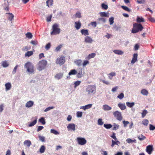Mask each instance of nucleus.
I'll use <instances>...</instances> for the list:
<instances>
[{
    "instance_id": "nucleus-1",
    "label": "nucleus",
    "mask_w": 155,
    "mask_h": 155,
    "mask_svg": "<svg viewBox=\"0 0 155 155\" xmlns=\"http://www.w3.org/2000/svg\"><path fill=\"white\" fill-rule=\"evenodd\" d=\"M86 91L88 94H94L96 93V86L95 85H89L87 86Z\"/></svg>"
},
{
    "instance_id": "nucleus-2",
    "label": "nucleus",
    "mask_w": 155,
    "mask_h": 155,
    "mask_svg": "<svg viewBox=\"0 0 155 155\" xmlns=\"http://www.w3.org/2000/svg\"><path fill=\"white\" fill-rule=\"evenodd\" d=\"M143 28L141 24L135 23L133 25L132 32L134 33H137L140 31H141Z\"/></svg>"
},
{
    "instance_id": "nucleus-3",
    "label": "nucleus",
    "mask_w": 155,
    "mask_h": 155,
    "mask_svg": "<svg viewBox=\"0 0 155 155\" xmlns=\"http://www.w3.org/2000/svg\"><path fill=\"white\" fill-rule=\"evenodd\" d=\"M58 25L57 24H54L52 28V31L51 32V35H56L59 34L61 31V29L58 28Z\"/></svg>"
},
{
    "instance_id": "nucleus-4",
    "label": "nucleus",
    "mask_w": 155,
    "mask_h": 155,
    "mask_svg": "<svg viewBox=\"0 0 155 155\" xmlns=\"http://www.w3.org/2000/svg\"><path fill=\"white\" fill-rule=\"evenodd\" d=\"M25 67L27 69V71L30 73H32L34 71V66L30 62H27L25 64Z\"/></svg>"
},
{
    "instance_id": "nucleus-5",
    "label": "nucleus",
    "mask_w": 155,
    "mask_h": 155,
    "mask_svg": "<svg viewBox=\"0 0 155 155\" xmlns=\"http://www.w3.org/2000/svg\"><path fill=\"white\" fill-rule=\"evenodd\" d=\"M47 64V62L45 60L40 61L38 64L37 69L39 71H41L44 69Z\"/></svg>"
},
{
    "instance_id": "nucleus-6",
    "label": "nucleus",
    "mask_w": 155,
    "mask_h": 155,
    "mask_svg": "<svg viewBox=\"0 0 155 155\" xmlns=\"http://www.w3.org/2000/svg\"><path fill=\"white\" fill-rule=\"evenodd\" d=\"M65 58L64 57L61 56L60 58H58L56 60V63L57 64H59L60 65H63L65 63Z\"/></svg>"
},
{
    "instance_id": "nucleus-7",
    "label": "nucleus",
    "mask_w": 155,
    "mask_h": 155,
    "mask_svg": "<svg viewBox=\"0 0 155 155\" xmlns=\"http://www.w3.org/2000/svg\"><path fill=\"white\" fill-rule=\"evenodd\" d=\"M77 140L78 144L81 145H84L87 143V140L84 138L78 137L77 138Z\"/></svg>"
},
{
    "instance_id": "nucleus-8",
    "label": "nucleus",
    "mask_w": 155,
    "mask_h": 155,
    "mask_svg": "<svg viewBox=\"0 0 155 155\" xmlns=\"http://www.w3.org/2000/svg\"><path fill=\"white\" fill-rule=\"evenodd\" d=\"M113 115L118 120L120 121L122 120L123 117L121 113L118 111H117L114 112Z\"/></svg>"
},
{
    "instance_id": "nucleus-9",
    "label": "nucleus",
    "mask_w": 155,
    "mask_h": 155,
    "mask_svg": "<svg viewBox=\"0 0 155 155\" xmlns=\"http://www.w3.org/2000/svg\"><path fill=\"white\" fill-rule=\"evenodd\" d=\"M153 150V149L152 145H148L146 147V151L148 154H150L151 153Z\"/></svg>"
},
{
    "instance_id": "nucleus-10",
    "label": "nucleus",
    "mask_w": 155,
    "mask_h": 155,
    "mask_svg": "<svg viewBox=\"0 0 155 155\" xmlns=\"http://www.w3.org/2000/svg\"><path fill=\"white\" fill-rule=\"evenodd\" d=\"M67 128L68 130H72L74 131L75 130V125L74 124H69L67 126Z\"/></svg>"
},
{
    "instance_id": "nucleus-11",
    "label": "nucleus",
    "mask_w": 155,
    "mask_h": 155,
    "mask_svg": "<svg viewBox=\"0 0 155 155\" xmlns=\"http://www.w3.org/2000/svg\"><path fill=\"white\" fill-rule=\"evenodd\" d=\"M84 39V41L86 43H91L93 41L92 38L88 36H87L85 37Z\"/></svg>"
},
{
    "instance_id": "nucleus-12",
    "label": "nucleus",
    "mask_w": 155,
    "mask_h": 155,
    "mask_svg": "<svg viewBox=\"0 0 155 155\" xmlns=\"http://www.w3.org/2000/svg\"><path fill=\"white\" fill-rule=\"evenodd\" d=\"M6 14L8 15L7 16V19L8 20L12 21L13 19L14 15L12 13H6Z\"/></svg>"
},
{
    "instance_id": "nucleus-13",
    "label": "nucleus",
    "mask_w": 155,
    "mask_h": 155,
    "mask_svg": "<svg viewBox=\"0 0 155 155\" xmlns=\"http://www.w3.org/2000/svg\"><path fill=\"white\" fill-rule=\"evenodd\" d=\"M136 21L137 23H140V22H145L144 19L142 17L137 16Z\"/></svg>"
},
{
    "instance_id": "nucleus-14",
    "label": "nucleus",
    "mask_w": 155,
    "mask_h": 155,
    "mask_svg": "<svg viewBox=\"0 0 155 155\" xmlns=\"http://www.w3.org/2000/svg\"><path fill=\"white\" fill-rule=\"evenodd\" d=\"M137 54H134L133 57L132 58V60L131 61V63L132 64H134V63L137 60Z\"/></svg>"
},
{
    "instance_id": "nucleus-15",
    "label": "nucleus",
    "mask_w": 155,
    "mask_h": 155,
    "mask_svg": "<svg viewBox=\"0 0 155 155\" xmlns=\"http://www.w3.org/2000/svg\"><path fill=\"white\" fill-rule=\"evenodd\" d=\"M75 27L78 30L79 29L81 26V23L80 21H78L77 22H75Z\"/></svg>"
},
{
    "instance_id": "nucleus-16",
    "label": "nucleus",
    "mask_w": 155,
    "mask_h": 155,
    "mask_svg": "<svg viewBox=\"0 0 155 155\" xmlns=\"http://www.w3.org/2000/svg\"><path fill=\"white\" fill-rule=\"evenodd\" d=\"M92 106V104H88L84 106L81 107V109H83L84 110L90 108Z\"/></svg>"
},
{
    "instance_id": "nucleus-17",
    "label": "nucleus",
    "mask_w": 155,
    "mask_h": 155,
    "mask_svg": "<svg viewBox=\"0 0 155 155\" xmlns=\"http://www.w3.org/2000/svg\"><path fill=\"white\" fill-rule=\"evenodd\" d=\"M81 32L82 35L85 36L89 34L88 30L87 29H82L81 30Z\"/></svg>"
},
{
    "instance_id": "nucleus-18",
    "label": "nucleus",
    "mask_w": 155,
    "mask_h": 155,
    "mask_svg": "<svg viewBox=\"0 0 155 155\" xmlns=\"http://www.w3.org/2000/svg\"><path fill=\"white\" fill-rule=\"evenodd\" d=\"M34 104V102L32 101H29L27 102L25 105V106L27 107H31Z\"/></svg>"
},
{
    "instance_id": "nucleus-19",
    "label": "nucleus",
    "mask_w": 155,
    "mask_h": 155,
    "mask_svg": "<svg viewBox=\"0 0 155 155\" xmlns=\"http://www.w3.org/2000/svg\"><path fill=\"white\" fill-rule=\"evenodd\" d=\"M5 86L6 91L10 90L12 87L11 84L9 82L6 83L5 84Z\"/></svg>"
},
{
    "instance_id": "nucleus-20",
    "label": "nucleus",
    "mask_w": 155,
    "mask_h": 155,
    "mask_svg": "<svg viewBox=\"0 0 155 155\" xmlns=\"http://www.w3.org/2000/svg\"><path fill=\"white\" fill-rule=\"evenodd\" d=\"M118 106L122 110H125L126 107L125 104L119 103Z\"/></svg>"
},
{
    "instance_id": "nucleus-21",
    "label": "nucleus",
    "mask_w": 155,
    "mask_h": 155,
    "mask_svg": "<svg viewBox=\"0 0 155 155\" xmlns=\"http://www.w3.org/2000/svg\"><path fill=\"white\" fill-rule=\"evenodd\" d=\"M103 109L104 110H109L111 109V107L108 105L105 104L103 105Z\"/></svg>"
},
{
    "instance_id": "nucleus-22",
    "label": "nucleus",
    "mask_w": 155,
    "mask_h": 155,
    "mask_svg": "<svg viewBox=\"0 0 155 155\" xmlns=\"http://www.w3.org/2000/svg\"><path fill=\"white\" fill-rule=\"evenodd\" d=\"M35 119L32 122L28 124V126L29 127H31L34 126L35 125L37 122V118L35 117Z\"/></svg>"
},
{
    "instance_id": "nucleus-23",
    "label": "nucleus",
    "mask_w": 155,
    "mask_h": 155,
    "mask_svg": "<svg viewBox=\"0 0 155 155\" xmlns=\"http://www.w3.org/2000/svg\"><path fill=\"white\" fill-rule=\"evenodd\" d=\"M96 54L95 53H92L89 54L86 59L89 60L90 59L94 58L96 56Z\"/></svg>"
},
{
    "instance_id": "nucleus-24",
    "label": "nucleus",
    "mask_w": 155,
    "mask_h": 155,
    "mask_svg": "<svg viewBox=\"0 0 155 155\" xmlns=\"http://www.w3.org/2000/svg\"><path fill=\"white\" fill-rule=\"evenodd\" d=\"M31 142L29 140H26L24 142V145H26L28 147H29L31 144Z\"/></svg>"
},
{
    "instance_id": "nucleus-25",
    "label": "nucleus",
    "mask_w": 155,
    "mask_h": 155,
    "mask_svg": "<svg viewBox=\"0 0 155 155\" xmlns=\"http://www.w3.org/2000/svg\"><path fill=\"white\" fill-rule=\"evenodd\" d=\"M2 65L3 67L6 68L8 67L9 66V64L7 62V61H2Z\"/></svg>"
},
{
    "instance_id": "nucleus-26",
    "label": "nucleus",
    "mask_w": 155,
    "mask_h": 155,
    "mask_svg": "<svg viewBox=\"0 0 155 155\" xmlns=\"http://www.w3.org/2000/svg\"><path fill=\"white\" fill-rule=\"evenodd\" d=\"M141 93L143 95L146 96L147 95L149 94L148 91L145 89H142Z\"/></svg>"
},
{
    "instance_id": "nucleus-27",
    "label": "nucleus",
    "mask_w": 155,
    "mask_h": 155,
    "mask_svg": "<svg viewBox=\"0 0 155 155\" xmlns=\"http://www.w3.org/2000/svg\"><path fill=\"white\" fill-rule=\"evenodd\" d=\"M113 52L115 54L119 55H122L123 54V51L119 50H114Z\"/></svg>"
},
{
    "instance_id": "nucleus-28",
    "label": "nucleus",
    "mask_w": 155,
    "mask_h": 155,
    "mask_svg": "<svg viewBox=\"0 0 155 155\" xmlns=\"http://www.w3.org/2000/svg\"><path fill=\"white\" fill-rule=\"evenodd\" d=\"M77 73V71L75 69H73L71 70L70 71L69 73L68 74L70 75H71L76 74Z\"/></svg>"
},
{
    "instance_id": "nucleus-29",
    "label": "nucleus",
    "mask_w": 155,
    "mask_h": 155,
    "mask_svg": "<svg viewBox=\"0 0 155 155\" xmlns=\"http://www.w3.org/2000/svg\"><path fill=\"white\" fill-rule=\"evenodd\" d=\"M74 63L76 64L78 66H80L82 63V61L81 59H78L74 61Z\"/></svg>"
},
{
    "instance_id": "nucleus-30",
    "label": "nucleus",
    "mask_w": 155,
    "mask_h": 155,
    "mask_svg": "<svg viewBox=\"0 0 155 155\" xmlns=\"http://www.w3.org/2000/svg\"><path fill=\"white\" fill-rule=\"evenodd\" d=\"M47 5L48 7L52 5L53 3L52 0H48L46 1Z\"/></svg>"
},
{
    "instance_id": "nucleus-31",
    "label": "nucleus",
    "mask_w": 155,
    "mask_h": 155,
    "mask_svg": "<svg viewBox=\"0 0 155 155\" xmlns=\"http://www.w3.org/2000/svg\"><path fill=\"white\" fill-rule=\"evenodd\" d=\"M77 77L78 78H81L82 76V70L81 69H80V70L77 71Z\"/></svg>"
},
{
    "instance_id": "nucleus-32",
    "label": "nucleus",
    "mask_w": 155,
    "mask_h": 155,
    "mask_svg": "<svg viewBox=\"0 0 155 155\" xmlns=\"http://www.w3.org/2000/svg\"><path fill=\"white\" fill-rule=\"evenodd\" d=\"M63 76V74L61 73H58L56 74L55 76V78L59 80L61 79Z\"/></svg>"
},
{
    "instance_id": "nucleus-33",
    "label": "nucleus",
    "mask_w": 155,
    "mask_h": 155,
    "mask_svg": "<svg viewBox=\"0 0 155 155\" xmlns=\"http://www.w3.org/2000/svg\"><path fill=\"white\" fill-rule=\"evenodd\" d=\"M138 138L140 140L142 141L146 139V137L142 134H141L138 136Z\"/></svg>"
},
{
    "instance_id": "nucleus-34",
    "label": "nucleus",
    "mask_w": 155,
    "mask_h": 155,
    "mask_svg": "<svg viewBox=\"0 0 155 155\" xmlns=\"http://www.w3.org/2000/svg\"><path fill=\"white\" fill-rule=\"evenodd\" d=\"M33 54V52L31 51H28L25 53V56L29 57Z\"/></svg>"
},
{
    "instance_id": "nucleus-35",
    "label": "nucleus",
    "mask_w": 155,
    "mask_h": 155,
    "mask_svg": "<svg viewBox=\"0 0 155 155\" xmlns=\"http://www.w3.org/2000/svg\"><path fill=\"white\" fill-rule=\"evenodd\" d=\"M114 127L112 128V129L113 130H116L119 128V125L116 123H114L113 124Z\"/></svg>"
},
{
    "instance_id": "nucleus-36",
    "label": "nucleus",
    "mask_w": 155,
    "mask_h": 155,
    "mask_svg": "<svg viewBox=\"0 0 155 155\" xmlns=\"http://www.w3.org/2000/svg\"><path fill=\"white\" fill-rule=\"evenodd\" d=\"M126 104L127 106L129 107H131L134 105V102L130 103L129 102H126Z\"/></svg>"
},
{
    "instance_id": "nucleus-37",
    "label": "nucleus",
    "mask_w": 155,
    "mask_h": 155,
    "mask_svg": "<svg viewBox=\"0 0 155 155\" xmlns=\"http://www.w3.org/2000/svg\"><path fill=\"white\" fill-rule=\"evenodd\" d=\"M100 14L101 17H109V15L105 12H101L100 13Z\"/></svg>"
},
{
    "instance_id": "nucleus-38",
    "label": "nucleus",
    "mask_w": 155,
    "mask_h": 155,
    "mask_svg": "<svg viewBox=\"0 0 155 155\" xmlns=\"http://www.w3.org/2000/svg\"><path fill=\"white\" fill-rule=\"evenodd\" d=\"M126 141L128 143H132L133 142H136V140L135 139H134V140H132L130 138H128L126 140Z\"/></svg>"
},
{
    "instance_id": "nucleus-39",
    "label": "nucleus",
    "mask_w": 155,
    "mask_h": 155,
    "mask_svg": "<svg viewBox=\"0 0 155 155\" xmlns=\"http://www.w3.org/2000/svg\"><path fill=\"white\" fill-rule=\"evenodd\" d=\"M39 121L42 124H45L46 122L45 121V119L44 117H42L39 120Z\"/></svg>"
},
{
    "instance_id": "nucleus-40",
    "label": "nucleus",
    "mask_w": 155,
    "mask_h": 155,
    "mask_svg": "<svg viewBox=\"0 0 155 155\" xmlns=\"http://www.w3.org/2000/svg\"><path fill=\"white\" fill-rule=\"evenodd\" d=\"M26 37L28 38H31L32 37V34L30 32H27L26 34Z\"/></svg>"
},
{
    "instance_id": "nucleus-41",
    "label": "nucleus",
    "mask_w": 155,
    "mask_h": 155,
    "mask_svg": "<svg viewBox=\"0 0 155 155\" xmlns=\"http://www.w3.org/2000/svg\"><path fill=\"white\" fill-rule=\"evenodd\" d=\"M109 78L110 79L112 78V77L116 75V74L114 72H112L109 74Z\"/></svg>"
},
{
    "instance_id": "nucleus-42",
    "label": "nucleus",
    "mask_w": 155,
    "mask_h": 155,
    "mask_svg": "<svg viewBox=\"0 0 155 155\" xmlns=\"http://www.w3.org/2000/svg\"><path fill=\"white\" fill-rule=\"evenodd\" d=\"M51 133L55 135L59 134V133L57 131L54 129H51Z\"/></svg>"
},
{
    "instance_id": "nucleus-43",
    "label": "nucleus",
    "mask_w": 155,
    "mask_h": 155,
    "mask_svg": "<svg viewBox=\"0 0 155 155\" xmlns=\"http://www.w3.org/2000/svg\"><path fill=\"white\" fill-rule=\"evenodd\" d=\"M45 146L43 145H42L41 146L40 149V152L41 153H42L45 152Z\"/></svg>"
},
{
    "instance_id": "nucleus-44",
    "label": "nucleus",
    "mask_w": 155,
    "mask_h": 155,
    "mask_svg": "<svg viewBox=\"0 0 155 155\" xmlns=\"http://www.w3.org/2000/svg\"><path fill=\"white\" fill-rule=\"evenodd\" d=\"M142 124L145 126H147L149 123V121L147 119H144L143 120L142 122Z\"/></svg>"
},
{
    "instance_id": "nucleus-45",
    "label": "nucleus",
    "mask_w": 155,
    "mask_h": 155,
    "mask_svg": "<svg viewBox=\"0 0 155 155\" xmlns=\"http://www.w3.org/2000/svg\"><path fill=\"white\" fill-rule=\"evenodd\" d=\"M104 126L106 129H109L111 128L112 126L111 124H104Z\"/></svg>"
},
{
    "instance_id": "nucleus-46",
    "label": "nucleus",
    "mask_w": 155,
    "mask_h": 155,
    "mask_svg": "<svg viewBox=\"0 0 155 155\" xmlns=\"http://www.w3.org/2000/svg\"><path fill=\"white\" fill-rule=\"evenodd\" d=\"M121 8L124 10L127 11L128 12H130V9L126 6H122Z\"/></svg>"
},
{
    "instance_id": "nucleus-47",
    "label": "nucleus",
    "mask_w": 155,
    "mask_h": 155,
    "mask_svg": "<svg viewBox=\"0 0 155 155\" xmlns=\"http://www.w3.org/2000/svg\"><path fill=\"white\" fill-rule=\"evenodd\" d=\"M148 113V112L146 110H144L142 113V117L143 118H144L145 116Z\"/></svg>"
},
{
    "instance_id": "nucleus-48",
    "label": "nucleus",
    "mask_w": 155,
    "mask_h": 155,
    "mask_svg": "<svg viewBox=\"0 0 155 155\" xmlns=\"http://www.w3.org/2000/svg\"><path fill=\"white\" fill-rule=\"evenodd\" d=\"M124 97V94L123 93H121L119 94L117 96V97L119 99L121 100Z\"/></svg>"
},
{
    "instance_id": "nucleus-49",
    "label": "nucleus",
    "mask_w": 155,
    "mask_h": 155,
    "mask_svg": "<svg viewBox=\"0 0 155 155\" xmlns=\"http://www.w3.org/2000/svg\"><path fill=\"white\" fill-rule=\"evenodd\" d=\"M82 116V112L80 111H78L77 113V116L78 117H81Z\"/></svg>"
},
{
    "instance_id": "nucleus-50",
    "label": "nucleus",
    "mask_w": 155,
    "mask_h": 155,
    "mask_svg": "<svg viewBox=\"0 0 155 155\" xmlns=\"http://www.w3.org/2000/svg\"><path fill=\"white\" fill-rule=\"evenodd\" d=\"M102 8L104 9H107L108 8V6L107 5L105 4L104 3L101 4Z\"/></svg>"
},
{
    "instance_id": "nucleus-51",
    "label": "nucleus",
    "mask_w": 155,
    "mask_h": 155,
    "mask_svg": "<svg viewBox=\"0 0 155 155\" xmlns=\"http://www.w3.org/2000/svg\"><path fill=\"white\" fill-rule=\"evenodd\" d=\"M114 18L113 17L110 18L109 19V21L110 24L111 25L113 24L114 22Z\"/></svg>"
},
{
    "instance_id": "nucleus-52",
    "label": "nucleus",
    "mask_w": 155,
    "mask_h": 155,
    "mask_svg": "<svg viewBox=\"0 0 155 155\" xmlns=\"http://www.w3.org/2000/svg\"><path fill=\"white\" fill-rule=\"evenodd\" d=\"M103 122H102V119H99L98 120V124L100 125H102L103 124Z\"/></svg>"
},
{
    "instance_id": "nucleus-53",
    "label": "nucleus",
    "mask_w": 155,
    "mask_h": 155,
    "mask_svg": "<svg viewBox=\"0 0 155 155\" xmlns=\"http://www.w3.org/2000/svg\"><path fill=\"white\" fill-rule=\"evenodd\" d=\"M115 135V133H113L112 135L110 136V137L114 139L115 140H117V138L116 137Z\"/></svg>"
},
{
    "instance_id": "nucleus-54",
    "label": "nucleus",
    "mask_w": 155,
    "mask_h": 155,
    "mask_svg": "<svg viewBox=\"0 0 155 155\" xmlns=\"http://www.w3.org/2000/svg\"><path fill=\"white\" fill-rule=\"evenodd\" d=\"M51 46V44L50 43H48L45 46V48L47 50H48L50 48Z\"/></svg>"
},
{
    "instance_id": "nucleus-55",
    "label": "nucleus",
    "mask_w": 155,
    "mask_h": 155,
    "mask_svg": "<svg viewBox=\"0 0 155 155\" xmlns=\"http://www.w3.org/2000/svg\"><path fill=\"white\" fill-rule=\"evenodd\" d=\"M89 62L87 60H85L84 61L82 65L83 66H85L86 65L89 64Z\"/></svg>"
},
{
    "instance_id": "nucleus-56",
    "label": "nucleus",
    "mask_w": 155,
    "mask_h": 155,
    "mask_svg": "<svg viewBox=\"0 0 155 155\" xmlns=\"http://www.w3.org/2000/svg\"><path fill=\"white\" fill-rule=\"evenodd\" d=\"M62 46V45H59L55 49V50L57 51H59L60 50V49L61 48Z\"/></svg>"
},
{
    "instance_id": "nucleus-57",
    "label": "nucleus",
    "mask_w": 155,
    "mask_h": 155,
    "mask_svg": "<svg viewBox=\"0 0 155 155\" xmlns=\"http://www.w3.org/2000/svg\"><path fill=\"white\" fill-rule=\"evenodd\" d=\"M54 108V107H49L47 108L45 110V112H47L48 110H50L51 109Z\"/></svg>"
},
{
    "instance_id": "nucleus-58",
    "label": "nucleus",
    "mask_w": 155,
    "mask_h": 155,
    "mask_svg": "<svg viewBox=\"0 0 155 155\" xmlns=\"http://www.w3.org/2000/svg\"><path fill=\"white\" fill-rule=\"evenodd\" d=\"M149 129L150 130H154L155 129V126H153L151 124H150Z\"/></svg>"
},
{
    "instance_id": "nucleus-59",
    "label": "nucleus",
    "mask_w": 155,
    "mask_h": 155,
    "mask_svg": "<svg viewBox=\"0 0 155 155\" xmlns=\"http://www.w3.org/2000/svg\"><path fill=\"white\" fill-rule=\"evenodd\" d=\"M81 82L80 81H77L74 82V84L75 87H76L80 84Z\"/></svg>"
},
{
    "instance_id": "nucleus-60",
    "label": "nucleus",
    "mask_w": 155,
    "mask_h": 155,
    "mask_svg": "<svg viewBox=\"0 0 155 155\" xmlns=\"http://www.w3.org/2000/svg\"><path fill=\"white\" fill-rule=\"evenodd\" d=\"M148 20L151 22H155V19L153 18L150 17L148 18Z\"/></svg>"
},
{
    "instance_id": "nucleus-61",
    "label": "nucleus",
    "mask_w": 155,
    "mask_h": 155,
    "mask_svg": "<svg viewBox=\"0 0 155 155\" xmlns=\"http://www.w3.org/2000/svg\"><path fill=\"white\" fill-rule=\"evenodd\" d=\"M123 123L124 127H126L127 126V125L129 124V122L128 121H125V120H124L123 121Z\"/></svg>"
},
{
    "instance_id": "nucleus-62",
    "label": "nucleus",
    "mask_w": 155,
    "mask_h": 155,
    "mask_svg": "<svg viewBox=\"0 0 155 155\" xmlns=\"http://www.w3.org/2000/svg\"><path fill=\"white\" fill-rule=\"evenodd\" d=\"M39 138L42 142H44L45 141V137H43L39 136Z\"/></svg>"
},
{
    "instance_id": "nucleus-63",
    "label": "nucleus",
    "mask_w": 155,
    "mask_h": 155,
    "mask_svg": "<svg viewBox=\"0 0 155 155\" xmlns=\"http://www.w3.org/2000/svg\"><path fill=\"white\" fill-rule=\"evenodd\" d=\"M44 128V127L42 126H39L38 127V129H37V132H39L42 130Z\"/></svg>"
},
{
    "instance_id": "nucleus-64",
    "label": "nucleus",
    "mask_w": 155,
    "mask_h": 155,
    "mask_svg": "<svg viewBox=\"0 0 155 155\" xmlns=\"http://www.w3.org/2000/svg\"><path fill=\"white\" fill-rule=\"evenodd\" d=\"M75 15L76 17L78 18H80L81 17V13L79 12H77Z\"/></svg>"
}]
</instances>
